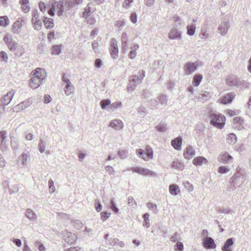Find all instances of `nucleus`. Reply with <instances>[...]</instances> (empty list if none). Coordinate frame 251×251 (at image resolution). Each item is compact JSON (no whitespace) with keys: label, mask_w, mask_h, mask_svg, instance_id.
<instances>
[{"label":"nucleus","mask_w":251,"mask_h":251,"mask_svg":"<svg viewBox=\"0 0 251 251\" xmlns=\"http://www.w3.org/2000/svg\"><path fill=\"white\" fill-rule=\"evenodd\" d=\"M15 93V91L14 90H11L9 91L6 95H4L1 98L0 101L2 105H3V107L7 105L10 103Z\"/></svg>","instance_id":"obj_9"},{"label":"nucleus","mask_w":251,"mask_h":251,"mask_svg":"<svg viewBox=\"0 0 251 251\" xmlns=\"http://www.w3.org/2000/svg\"><path fill=\"white\" fill-rule=\"evenodd\" d=\"M226 140L229 144L233 145L237 141L236 136L233 133H230L227 135Z\"/></svg>","instance_id":"obj_36"},{"label":"nucleus","mask_w":251,"mask_h":251,"mask_svg":"<svg viewBox=\"0 0 251 251\" xmlns=\"http://www.w3.org/2000/svg\"><path fill=\"white\" fill-rule=\"evenodd\" d=\"M0 57L5 62H7L8 58L7 53L4 51L0 52Z\"/></svg>","instance_id":"obj_64"},{"label":"nucleus","mask_w":251,"mask_h":251,"mask_svg":"<svg viewBox=\"0 0 251 251\" xmlns=\"http://www.w3.org/2000/svg\"><path fill=\"white\" fill-rule=\"evenodd\" d=\"M234 123L237 124L236 128L240 129L243 123V120L239 117H235L233 119Z\"/></svg>","instance_id":"obj_43"},{"label":"nucleus","mask_w":251,"mask_h":251,"mask_svg":"<svg viewBox=\"0 0 251 251\" xmlns=\"http://www.w3.org/2000/svg\"><path fill=\"white\" fill-rule=\"evenodd\" d=\"M92 46L93 50L95 52H96V53L99 52V44L98 42V41H97V40L94 41L92 42Z\"/></svg>","instance_id":"obj_56"},{"label":"nucleus","mask_w":251,"mask_h":251,"mask_svg":"<svg viewBox=\"0 0 251 251\" xmlns=\"http://www.w3.org/2000/svg\"><path fill=\"white\" fill-rule=\"evenodd\" d=\"M209 29L206 25L202 26L201 32L199 34L200 37L202 39H206L209 36Z\"/></svg>","instance_id":"obj_28"},{"label":"nucleus","mask_w":251,"mask_h":251,"mask_svg":"<svg viewBox=\"0 0 251 251\" xmlns=\"http://www.w3.org/2000/svg\"><path fill=\"white\" fill-rule=\"evenodd\" d=\"M183 186L184 187V188L187 190L189 192H192L193 189H194V187H193V186L190 184V183L188 181H184L183 183Z\"/></svg>","instance_id":"obj_53"},{"label":"nucleus","mask_w":251,"mask_h":251,"mask_svg":"<svg viewBox=\"0 0 251 251\" xmlns=\"http://www.w3.org/2000/svg\"><path fill=\"white\" fill-rule=\"evenodd\" d=\"M168 37L171 40H180L181 38V33L176 28H173L169 32Z\"/></svg>","instance_id":"obj_14"},{"label":"nucleus","mask_w":251,"mask_h":251,"mask_svg":"<svg viewBox=\"0 0 251 251\" xmlns=\"http://www.w3.org/2000/svg\"><path fill=\"white\" fill-rule=\"evenodd\" d=\"M63 238L65 242L70 244L73 243L76 239V236L75 234L68 231H64L63 233Z\"/></svg>","instance_id":"obj_10"},{"label":"nucleus","mask_w":251,"mask_h":251,"mask_svg":"<svg viewBox=\"0 0 251 251\" xmlns=\"http://www.w3.org/2000/svg\"><path fill=\"white\" fill-rule=\"evenodd\" d=\"M118 239L117 238H110L106 241L107 245L114 246L117 245Z\"/></svg>","instance_id":"obj_54"},{"label":"nucleus","mask_w":251,"mask_h":251,"mask_svg":"<svg viewBox=\"0 0 251 251\" xmlns=\"http://www.w3.org/2000/svg\"><path fill=\"white\" fill-rule=\"evenodd\" d=\"M110 213L105 211L101 212L100 213V218L101 220L103 222L106 221L110 217Z\"/></svg>","instance_id":"obj_58"},{"label":"nucleus","mask_w":251,"mask_h":251,"mask_svg":"<svg viewBox=\"0 0 251 251\" xmlns=\"http://www.w3.org/2000/svg\"><path fill=\"white\" fill-rule=\"evenodd\" d=\"M155 128L158 131L161 132H164L166 131L167 129L166 125L164 123H160L159 125L156 126Z\"/></svg>","instance_id":"obj_42"},{"label":"nucleus","mask_w":251,"mask_h":251,"mask_svg":"<svg viewBox=\"0 0 251 251\" xmlns=\"http://www.w3.org/2000/svg\"><path fill=\"white\" fill-rule=\"evenodd\" d=\"M9 21L6 16H0V26L6 27L9 25Z\"/></svg>","instance_id":"obj_37"},{"label":"nucleus","mask_w":251,"mask_h":251,"mask_svg":"<svg viewBox=\"0 0 251 251\" xmlns=\"http://www.w3.org/2000/svg\"><path fill=\"white\" fill-rule=\"evenodd\" d=\"M250 83L247 82L246 81H240L239 80L238 85L237 87H240V88H248L250 85Z\"/></svg>","instance_id":"obj_52"},{"label":"nucleus","mask_w":251,"mask_h":251,"mask_svg":"<svg viewBox=\"0 0 251 251\" xmlns=\"http://www.w3.org/2000/svg\"><path fill=\"white\" fill-rule=\"evenodd\" d=\"M109 126L116 130H120L123 127V124L121 120L115 119L110 122Z\"/></svg>","instance_id":"obj_20"},{"label":"nucleus","mask_w":251,"mask_h":251,"mask_svg":"<svg viewBox=\"0 0 251 251\" xmlns=\"http://www.w3.org/2000/svg\"><path fill=\"white\" fill-rule=\"evenodd\" d=\"M171 167L176 169L181 170L183 168V164L179 161H175L171 163Z\"/></svg>","instance_id":"obj_39"},{"label":"nucleus","mask_w":251,"mask_h":251,"mask_svg":"<svg viewBox=\"0 0 251 251\" xmlns=\"http://www.w3.org/2000/svg\"><path fill=\"white\" fill-rule=\"evenodd\" d=\"M22 25L19 21H16L12 26V32L14 34H18L21 30Z\"/></svg>","instance_id":"obj_30"},{"label":"nucleus","mask_w":251,"mask_h":251,"mask_svg":"<svg viewBox=\"0 0 251 251\" xmlns=\"http://www.w3.org/2000/svg\"><path fill=\"white\" fill-rule=\"evenodd\" d=\"M110 208L115 213H117L119 212V209L113 200H110Z\"/></svg>","instance_id":"obj_51"},{"label":"nucleus","mask_w":251,"mask_h":251,"mask_svg":"<svg viewBox=\"0 0 251 251\" xmlns=\"http://www.w3.org/2000/svg\"><path fill=\"white\" fill-rule=\"evenodd\" d=\"M61 51V45H55L52 48V54L54 55H59Z\"/></svg>","instance_id":"obj_40"},{"label":"nucleus","mask_w":251,"mask_h":251,"mask_svg":"<svg viewBox=\"0 0 251 251\" xmlns=\"http://www.w3.org/2000/svg\"><path fill=\"white\" fill-rule=\"evenodd\" d=\"M202 78V76L201 75H200V74L196 75L194 76V77L193 78V81H192V83H193V85L195 87L198 86L200 85L201 82V81Z\"/></svg>","instance_id":"obj_35"},{"label":"nucleus","mask_w":251,"mask_h":251,"mask_svg":"<svg viewBox=\"0 0 251 251\" xmlns=\"http://www.w3.org/2000/svg\"><path fill=\"white\" fill-rule=\"evenodd\" d=\"M158 99L161 105H167L168 100L165 95H161L158 97Z\"/></svg>","instance_id":"obj_45"},{"label":"nucleus","mask_w":251,"mask_h":251,"mask_svg":"<svg viewBox=\"0 0 251 251\" xmlns=\"http://www.w3.org/2000/svg\"><path fill=\"white\" fill-rule=\"evenodd\" d=\"M25 215L32 222L35 221L36 220V215L31 209H27Z\"/></svg>","instance_id":"obj_32"},{"label":"nucleus","mask_w":251,"mask_h":251,"mask_svg":"<svg viewBox=\"0 0 251 251\" xmlns=\"http://www.w3.org/2000/svg\"><path fill=\"white\" fill-rule=\"evenodd\" d=\"M245 180L244 176L240 172L236 173L230 179V183L233 187L242 184Z\"/></svg>","instance_id":"obj_5"},{"label":"nucleus","mask_w":251,"mask_h":251,"mask_svg":"<svg viewBox=\"0 0 251 251\" xmlns=\"http://www.w3.org/2000/svg\"><path fill=\"white\" fill-rule=\"evenodd\" d=\"M211 95L209 92L202 91L199 95V99L201 101L204 102L209 99Z\"/></svg>","instance_id":"obj_33"},{"label":"nucleus","mask_w":251,"mask_h":251,"mask_svg":"<svg viewBox=\"0 0 251 251\" xmlns=\"http://www.w3.org/2000/svg\"><path fill=\"white\" fill-rule=\"evenodd\" d=\"M137 155L145 160H148L151 158L148 157V154L143 150L138 149L136 150Z\"/></svg>","instance_id":"obj_34"},{"label":"nucleus","mask_w":251,"mask_h":251,"mask_svg":"<svg viewBox=\"0 0 251 251\" xmlns=\"http://www.w3.org/2000/svg\"><path fill=\"white\" fill-rule=\"evenodd\" d=\"M30 76L39 78L40 79H46V78L45 70L40 68H37L33 70L30 74Z\"/></svg>","instance_id":"obj_11"},{"label":"nucleus","mask_w":251,"mask_h":251,"mask_svg":"<svg viewBox=\"0 0 251 251\" xmlns=\"http://www.w3.org/2000/svg\"><path fill=\"white\" fill-rule=\"evenodd\" d=\"M128 151L126 150H120L118 152L120 157L122 159L126 158L128 156Z\"/></svg>","instance_id":"obj_50"},{"label":"nucleus","mask_w":251,"mask_h":251,"mask_svg":"<svg viewBox=\"0 0 251 251\" xmlns=\"http://www.w3.org/2000/svg\"><path fill=\"white\" fill-rule=\"evenodd\" d=\"M45 79H40L38 77L31 76L29 81V86L33 89H35L39 87Z\"/></svg>","instance_id":"obj_13"},{"label":"nucleus","mask_w":251,"mask_h":251,"mask_svg":"<svg viewBox=\"0 0 251 251\" xmlns=\"http://www.w3.org/2000/svg\"><path fill=\"white\" fill-rule=\"evenodd\" d=\"M169 192L172 195L176 196L180 193V190L177 185L173 184L169 186Z\"/></svg>","instance_id":"obj_29"},{"label":"nucleus","mask_w":251,"mask_h":251,"mask_svg":"<svg viewBox=\"0 0 251 251\" xmlns=\"http://www.w3.org/2000/svg\"><path fill=\"white\" fill-rule=\"evenodd\" d=\"M130 170L132 171L133 173H136L139 175L146 176H152L155 175V173L152 171L139 166L136 167H132L130 169Z\"/></svg>","instance_id":"obj_6"},{"label":"nucleus","mask_w":251,"mask_h":251,"mask_svg":"<svg viewBox=\"0 0 251 251\" xmlns=\"http://www.w3.org/2000/svg\"><path fill=\"white\" fill-rule=\"evenodd\" d=\"M150 106L151 108L153 109L154 107H156L158 105V102L157 100L155 99L151 100L150 102Z\"/></svg>","instance_id":"obj_63"},{"label":"nucleus","mask_w":251,"mask_h":251,"mask_svg":"<svg viewBox=\"0 0 251 251\" xmlns=\"http://www.w3.org/2000/svg\"><path fill=\"white\" fill-rule=\"evenodd\" d=\"M149 215L148 213H146L143 215L144 222H143V226L146 227H149L150 226L149 223Z\"/></svg>","instance_id":"obj_46"},{"label":"nucleus","mask_w":251,"mask_h":251,"mask_svg":"<svg viewBox=\"0 0 251 251\" xmlns=\"http://www.w3.org/2000/svg\"><path fill=\"white\" fill-rule=\"evenodd\" d=\"M38 148H39V150L40 152L43 153L44 152V151L45 150L46 146H45V143L42 140H40Z\"/></svg>","instance_id":"obj_61"},{"label":"nucleus","mask_w":251,"mask_h":251,"mask_svg":"<svg viewBox=\"0 0 251 251\" xmlns=\"http://www.w3.org/2000/svg\"><path fill=\"white\" fill-rule=\"evenodd\" d=\"M197 69V65L195 62H188L184 67V71L186 75H190L194 73Z\"/></svg>","instance_id":"obj_8"},{"label":"nucleus","mask_w":251,"mask_h":251,"mask_svg":"<svg viewBox=\"0 0 251 251\" xmlns=\"http://www.w3.org/2000/svg\"><path fill=\"white\" fill-rule=\"evenodd\" d=\"M219 213H226V214H231L232 210L230 209L219 208L218 210Z\"/></svg>","instance_id":"obj_62"},{"label":"nucleus","mask_w":251,"mask_h":251,"mask_svg":"<svg viewBox=\"0 0 251 251\" xmlns=\"http://www.w3.org/2000/svg\"><path fill=\"white\" fill-rule=\"evenodd\" d=\"M122 52L125 53L128 49V37L126 32L122 34L121 37Z\"/></svg>","instance_id":"obj_15"},{"label":"nucleus","mask_w":251,"mask_h":251,"mask_svg":"<svg viewBox=\"0 0 251 251\" xmlns=\"http://www.w3.org/2000/svg\"><path fill=\"white\" fill-rule=\"evenodd\" d=\"M43 23L46 28L50 29L54 26L53 20L52 19L46 17H44Z\"/></svg>","instance_id":"obj_31"},{"label":"nucleus","mask_w":251,"mask_h":251,"mask_svg":"<svg viewBox=\"0 0 251 251\" xmlns=\"http://www.w3.org/2000/svg\"><path fill=\"white\" fill-rule=\"evenodd\" d=\"M195 154V151L191 146L187 147L184 152V156L186 159H189Z\"/></svg>","instance_id":"obj_24"},{"label":"nucleus","mask_w":251,"mask_h":251,"mask_svg":"<svg viewBox=\"0 0 251 251\" xmlns=\"http://www.w3.org/2000/svg\"><path fill=\"white\" fill-rule=\"evenodd\" d=\"M67 3L68 6H72L70 2H68L67 1H64L63 0L52 2L51 7L48 10V14L51 16H54L56 9L58 11L57 15L58 16H62L64 12L65 4Z\"/></svg>","instance_id":"obj_2"},{"label":"nucleus","mask_w":251,"mask_h":251,"mask_svg":"<svg viewBox=\"0 0 251 251\" xmlns=\"http://www.w3.org/2000/svg\"><path fill=\"white\" fill-rule=\"evenodd\" d=\"M196 27L195 25H188L187 26V34L189 36L194 35L196 31Z\"/></svg>","instance_id":"obj_38"},{"label":"nucleus","mask_w":251,"mask_h":251,"mask_svg":"<svg viewBox=\"0 0 251 251\" xmlns=\"http://www.w3.org/2000/svg\"><path fill=\"white\" fill-rule=\"evenodd\" d=\"M175 251H183V244L180 242H177L175 246Z\"/></svg>","instance_id":"obj_59"},{"label":"nucleus","mask_w":251,"mask_h":251,"mask_svg":"<svg viewBox=\"0 0 251 251\" xmlns=\"http://www.w3.org/2000/svg\"><path fill=\"white\" fill-rule=\"evenodd\" d=\"M29 100H25L15 106L13 109L14 111L18 112L19 110H23L30 105Z\"/></svg>","instance_id":"obj_21"},{"label":"nucleus","mask_w":251,"mask_h":251,"mask_svg":"<svg viewBox=\"0 0 251 251\" xmlns=\"http://www.w3.org/2000/svg\"><path fill=\"white\" fill-rule=\"evenodd\" d=\"M7 137V132L5 131L2 130L0 131V140L1 142V145L5 144V139Z\"/></svg>","instance_id":"obj_47"},{"label":"nucleus","mask_w":251,"mask_h":251,"mask_svg":"<svg viewBox=\"0 0 251 251\" xmlns=\"http://www.w3.org/2000/svg\"><path fill=\"white\" fill-rule=\"evenodd\" d=\"M235 96L236 95L234 93H228L221 98V102L225 104L230 103L235 98Z\"/></svg>","instance_id":"obj_16"},{"label":"nucleus","mask_w":251,"mask_h":251,"mask_svg":"<svg viewBox=\"0 0 251 251\" xmlns=\"http://www.w3.org/2000/svg\"><path fill=\"white\" fill-rule=\"evenodd\" d=\"M94 4L92 2L88 3L83 13V17L85 18L88 17L91 14L94 12L95 10V7H93Z\"/></svg>","instance_id":"obj_19"},{"label":"nucleus","mask_w":251,"mask_h":251,"mask_svg":"<svg viewBox=\"0 0 251 251\" xmlns=\"http://www.w3.org/2000/svg\"><path fill=\"white\" fill-rule=\"evenodd\" d=\"M209 118L210 119V124L219 128H222L225 125V117L219 114L209 112Z\"/></svg>","instance_id":"obj_3"},{"label":"nucleus","mask_w":251,"mask_h":251,"mask_svg":"<svg viewBox=\"0 0 251 251\" xmlns=\"http://www.w3.org/2000/svg\"><path fill=\"white\" fill-rule=\"evenodd\" d=\"M226 84L230 87L237 86L238 85L239 80L235 75H231L227 77L226 80Z\"/></svg>","instance_id":"obj_17"},{"label":"nucleus","mask_w":251,"mask_h":251,"mask_svg":"<svg viewBox=\"0 0 251 251\" xmlns=\"http://www.w3.org/2000/svg\"><path fill=\"white\" fill-rule=\"evenodd\" d=\"M233 239L232 238L227 239L222 248V251H232L230 248L233 245Z\"/></svg>","instance_id":"obj_26"},{"label":"nucleus","mask_w":251,"mask_h":251,"mask_svg":"<svg viewBox=\"0 0 251 251\" xmlns=\"http://www.w3.org/2000/svg\"><path fill=\"white\" fill-rule=\"evenodd\" d=\"M145 151L148 154L149 158H152L153 157V151L150 146H147L146 147Z\"/></svg>","instance_id":"obj_60"},{"label":"nucleus","mask_w":251,"mask_h":251,"mask_svg":"<svg viewBox=\"0 0 251 251\" xmlns=\"http://www.w3.org/2000/svg\"><path fill=\"white\" fill-rule=\"evenodd\" d=\"M232 157L226 152L220 154L219 157V161L225 164L230 163L232 162Z\"/></svg>","instance_id":"obj_18"},{"label":"nucleus","mask_w":251,"mask_h":251,"mask_svg":"<svg viewBox=\"0 0 251 251\" xmlns=\"http://www.w3.org/2000/svg\"><path fill=\"white\" fill-rule=\"evenodd\" d=\"M208 161L207 159L202 156H198L195 158L193 160V164L196 166H201L202 164H207Z\"/></svg>","instance_id":"obj_25"},{"label":"nucleus","mask_w":251,"mask_h":251,"mask_svg":"<svg viewBox=\"0 0 251 251\" xmlns=\"http://www.w3.org/2000/svg\"><path fill=\"white\" fill-rule=\"evenodd\" d=\"M111 49H110V55L111 57L113 59H116L118 56V48L117 43V41L114 38L111 40Z\"/></svg>","instance_id":"obj_7"},{"label":"nucleus","mask_w":251,"mask_h":251,"mask_svg":"<svg viewBox=\"0 0 251 251\" xmlns=\"http://www.w3.org/2000/svg\"><path fill=\"white\" fill-rule=\"evenodd\" d=\"M147 207L152 210L153 212L155 214H157L158 212V209L157 208V205L151 202H148L147 203Z\"/></svg>","instance_id":"obj_44"},{"label":"nucleus","mask_w":251,"mask_h":251,"mask_svg":"<svg viewBox=\"0 0 251 251\" xmlns=\"http://www.w3.org/2000/svg\"><path fill=\"white\" fill-rule=\"evenodd\" d=\"M172 146L177 151L181 149L182 145V139L181 137H177L173 140L171 142Z\"/></svg>","instance_id":"obj_27"},{"label":"nucleus","mask_w":251,"mask_h":251,"mask_svg":"<svg viewBox=\"0 0 251 251\" xmlns=\"http://www.w3.org/2000/svg\"><path fill=\"white\" fill-rule=\"evenodd\" d=\"M110 104V100H104L100 101L101 108L104 109L106 107Z\"/></svg>","instance_id":"obj_55"},{"label":"nucleus","mask_w":251,"mask_h":251,"mask_svg":"<svg viewBox=\"0 0 251 251\" xmlns=\"http://www.w3.org/2000/svg\"><path fill=\"white\" fill-rule=\"evenodd\" d=\"M128 205L129 206L133 208H135L136 207V202L132 197H129L128 198Z\"/></svg>","instance_id":"obj_48"},{"label":"nucleus","mask_w":251,"mask_h":251,"mask_svg":"<svg viewBox=\"0 0 251 251\" xmlns=\"http://www.w3.org/2000/svg\"><path fill=\"white\" fill-rule=\"evenodd\" d=\"M72 89V86H71V83H67L65 85V93L66 95L69 96L70 95L71 92V90Z\"/></svg>","instance_id":"obj_57"},{"label":"nucleus","mask_w":251,"mask_h":251,"mask_svg":"<svg viewBox=\"0 0 251 251\" xmlns=\"http://www.w3.org/2000/svg\"><path fill=\"white\" fill-rule=\"evenodd\" d=\"M8 49L18 57L22 56L25 52V49L23 45H20L14 40L11 36L5 35L3 39Z\"/></svg>","instance_id":"obj_1"},{"label":"nucleus","mask_w":251,"mask_h":251,"mask_svg":"<svg viewBox=\"0 0 251 251\" xmlns=\"http://www.w3.org/2000/svg\"><path fill=\"white\" fill-rule=\"evenodd\" d=\"M30 156L28 153L23 152L19 157V160L21 163V168H24L26 166L27 160L29 159Z\"/></svg>","instance_id":"obj_23"},{"label":"nucleus","mask_w":251,"mask_h":251,"mask_svg":"<svg viewBox=\"0 0 251 251\" xmlns=\"http://www.w3.org/2000/svg\"><path fill=\"white\" fill-rule=\"evenodd\" d=\"M32 24L35 30H39L41 29L42 25V23L41 20L32 22Z\"/></svg>","instance_id":"obj_41"},{"label":"nucleus","mask_w":251,"mask_h":251,"mask_svg":"<svg viewBox=\"0 0 251 251\" xmlns=\"http://www.w3.org/2000/svg\"><path fill=\"white\" fill-rule=\"evenodd\" d=\"M145 76V72L142 70L141 74L140 76L134 75L130 77V85L128 88V90H129L131 89V90H134L136 85H138L142 82V80Z\"/></svg>","instance_id":"obj_4"},{"label":"nucleus","mask_w":251,"mask_h":251,"mask_svg":"<svg viewBox=\"0 0 251 251\" xmlns=\"http://www.w3.org/2000/svg\"><path fill=\"white\" fill-rule=\"evenodd\" d=\"M203 246L206 249H214L216 247L214 240L211 237L206 238L203 242Z\"/></svg>","instance_id":"obj_22"},{"label":"nucleus","mask_w":251,"mask_h":251,"mask_svg":"<svg viewBox=\"0 0 251 251\" xmlns=\"http://www.w3.org/2000/svg\"><path fill=\"white\" fill-rule=\"evenodd\" d=\"M32 18L31 21H36L40 20L39 18V13L37 9H34L32 11Z\"/></svg>","instance_id":"obj_49"},{"label":"nucleus","mask_w":251,"mask_h":251,"mask_svg":"<svg viewBox=\"0 0 251 251\" xmlns=\"http://www.w3.org/2000/svg\"><path fill=\"white\" fill-rule=\"evenodd\" d=\"M229 26L228 21L225 20V19H224L219 26L218 30L222 36H224L227 33L228 29Z\"/></svg>","instance_id":"obj_12"}]
</instances>
